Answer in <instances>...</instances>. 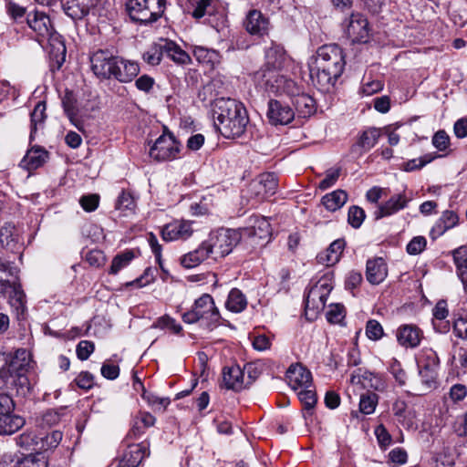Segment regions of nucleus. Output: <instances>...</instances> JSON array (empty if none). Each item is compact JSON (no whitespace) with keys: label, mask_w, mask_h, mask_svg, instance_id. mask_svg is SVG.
<instances>
[{"label":"nucleus","mask_w":467,"mask_h":467,"mask_svg":"<svg viewBox=\"0 0 467 467\" xmlns=\"http://www.w3.org/2000/svg\"><path fill=\"white\" fill-rule=\"evenodd\" d=\"M163 45L162 39H161L158 43L152 44L142 55L143 60L150 65L157 66L161 63V58L163 57Z\"/></svg>","instance_id":"49530a36"},{"label":"nucleus","mask_w":467,"mask_h":467,"mask_svg":"<svg viewBox=\"0 0 467 467\" xmlns=\"http://www.w3.org/2000/svg\"><path fill=\"white\" fill-rule=\"evenodd\" d=\"M15 467H47V463L43 456L31 454L19 460Z\"/></svg>","instance_id":"052dcab7"},{"label":"nucleus","mask_w":467,"mask_h":467,"mask_svg":"<svg viewBox=\"0 0 467 467\" xmlns=\"http://www.w3.org/2000/svg\"><path fill=\"white\" fill-rule=\"evenodd\" d=\"M91 68L94 74L101 79L115 78L116 68H118V57L109 52L99 50L90 58Z\"/></svg>","instance_id":"f8f14e48"},{"label":"nucleus","mask_w":467,"mask_h":467,"mask_svg":"<svg viewBox=\"0 0 467 467\" xmlns=\"http://www.w3.org/2000/svg\"><path fill=\"white\" fill-rule=\"evenodd\" d=\"M346 242L344 239H337L325 250L317 255V261L320 265L331 266L337 264L345 248Z\"/></svg>","instance_id":"bb28decb"},{"label":"nucleus","mask_w":467,"mask_h":467,"mask_svg":"<svg viewBox=\"0 0 467 467\" xmlns=\"http://www.w3.org/2000/svg\"><path fill=\"white\" fill-rule=\"evenodd\" d=\"M246 306L247 300L245 296L242 293L241 290L233 288L230 291L228 298L225 302L226 308L234 313H240L245 309Z\"/></svg>","instance_id":"79ce46f5"},{"label":"nucleus","mask_w":467,"mask_h":467,"mask_svg":"<svg viewBox=\"0 0 467 467\" xmlns=\"http://www.w3.org/2000/svg\"><path fill=\"white\" fill-rule=\"evenodd\" d=\"M25 419L14 410H0V435H10L21 429Z\"/></svg>","instance_id":"7c9ffc66"},{"label":"nucleus","mask_w":467,"mask_h":467,"mask_svg":"<svg viewBox=\"0 0 467 467\" xmlns=\"http://www.w3.org/2000/svg\"><path fill=\"white\" fill-rule=\"evenodd\" d=\"M16 443L27 451H34L39 455L43 451V444H40V432L27 431L16 438Z\"/></svg>","instance_id":"58836bf2"},{"label":"nucleus","mask_w":467,"mask_h":467,"mask_svg":"<svg viewBox=\"0 0 467 467\" xmlns=\"http://www.w3.org/2000/svg\"><path fill=\"white\" fill-rule=\"evenodd\" d=\"M213 0H189L188 13L195 19H201L205 15H211Z\"/></svg>","instance_id":"c03bdc74"},{"label":"nucleus","mask_w":467,"mask_h":467,"mask_svg":"<svg viewBox=\"0 0 467 467\" xmlns=\"http://www.w3.org/2000/svg\"><path fill=\"white\" fill-rule=\"evenodd\" d=\"M95 350V345L89 340H81L76 348V353L80 360H87Z\"/></svg>","instance_id":"338daca9"},{"label":"nucleus","mask_w":467,"mask_h":467,"mask_svg":"<svg viewBox=\"0 0 467 467\" xmlns=\"http://www.w3.org/2000/svg\"><path fill=\"white\" fill-rule=\"evenodd\" d=\"M366 217L365 212L358 206H351L348 213V222L355 229L361 226Z\"/></svg>","instance_id":"13d9d810"},{"label":"nucleus","mask_w":467,"mask_h":467,"mask_svg":"<svg viewBox=\"0 0 467 467\" xmlns=\"http://www.w3.org/2000/svg\"><path fill=\"white\" fill-rule=\"evenodd\" d=\"M452 331L456 337L467 340V311L455 316L452 323Z\"/></svg>","instance_id":"3c124183"},{"label":"nucleus","mask_w":467,"mask_h":467,"mask_svg":"<svg viewBox=\"0 0 467 467\" xmlns=\"http://www.w3.org/2000/svg\"><path fill=\"white\" fill-rule=\"evenodd\" d=\"M432 145L440 151L446 150L450 146V137L445 130H438L432 137Z\"/></svg>","instance_id":"774afa93"},{"label":"nucleus","mask_w":467,"mask_h":467,"mask_svg":"<svg viewBox=\"0 0 467 467\" xmlns=\"http://www.w3.org/2000/svg\"><path fill=\"white\" fill-rule=\"evenodd\" d=\"M31 358L25 348H19L9 362L0 368V389H16L17 392L26 393L30 389L27 372Z\"/></svg>","instance_id":"7ed1b4c3"},{"label":"nucleus","mask_w":467,"mask_h":467,"mask_svg":"<svg viewBox=\"0 0 467 467\" xmlns=\"http://www.w3.org/2000/svg\"><path fill=\"white\" fill-rule=\"evenodd\" d=\"M48 158V152L41 147L35 146L26 151L21 161V167L31 171L43 166Z\"/></svg>","instance_id":"473e14b6"},{"label":"nucleus","mask_w":467,"mask_h":467,"mask_svg":"<svg viewBox=\"0 0 467 467\" xmlns=\"http://www.w3.org/2000/svg\"><path fill=\"white\" fill-rule=\"evenodd\" d=\"M240 239L241 234L234 229L221 228L212 232L205 241L213 255V261H218L228 255Z\"/></svg>","instance_id":"1a4fd4ad"},{"label":"nucleus","mask_w":467,"mask_h":467,"mask_svg":"<svg viewBox=\"0 0 467 467\" xmlns=\"http://www.w3.org/2000/svg\"><path fill=\"white\" fill-rule=\"evenodd\" d=\"M214 126L225 138L242 136L249 122L244 106L230 98H218L212 105Z\"/></svg>","instance_id":"f03ea898"},{"label":"nucleus","mask_w":467,"mask_h":467,"mask_svg":"<svg viewBox=\"0 0 467 467\" xmlns=\"http://www.w3.org/2000/svg\"><path fill=\"white\" fill-rule=\"evenodd\" d=\"M47 105L45 101H38L30 114L31 119V131L30 139H33V134L36 131L38 126H42L47 119Z\"/></svg>","instance_id":"a18cd8bd"},{"label":"nucleus","mask_w":467,"mask_h":467,"mask_svg":"<svg viewBox=\"0 0 467 467\" xmlns=\"http://www.w3.org/2000/svg\"><path fill=\"white\" fill-rule=\"evenodd\" d=\"M350 383L361 385L364 389H373L377 391H383L386 388V382L380 375L361 368L355 369L351 373Z\"/></svg>","instance_id":"f3484780"},{"label":"nucleus","mask_w":467,"mask_h":467,"mask_svg":"<svg viewBox=\"0 0 467 467\" xmlns=\"http://www.w3.org/2000/svg\"><path fill=\"white\" fill-rule=\"evenodd\" d=\"M436 158L435 155L426 154L418 159H412L404 164L405 171H413L423 168L428 163L431 162Z\"/></svg>","instance_id":"bf43d9fd"},{"label":"nucleus","mask_w":467,"mask_h":467,"mask_svg":"<svg viewBox=\"0 0 467 467\" xmlns=\"http://www.w3.org/2000/svg\"><path fill=\"white\" fill-rule=\"evenodd\" d=\"M126 449L124 450L118 467H138L141 461L148 455L147 447L143 443H128L126 439Z\"/></svg>","instance_id":"6ab92c4d"},{"label":"nucleus","mask_w":467,"mask_h":467,"mask_svg":"<svg viewBox=\"0 0 467 467\" xmlns=\"http://www.w3.org/2000/svg\"><path fill=\"white\" fill-rule=\"evenodd\" d=\"M348 194L345 191L337 190L326 194L322 198V203L327 211L335 212L340 209L347 202Z\"/></svg>","instance_id":"a19ab883"},{"label":"nucleus","mask_w":467,"mask_h":467,"mask_svg":"<svg viewBox=\"0 0 467 467\" xmlns=\"http://www.w3.org/2000/svg\"><path fill=\"white\" fill-rule=\"evenodd\" d=\"M417 366L422 383L428 389L433 388L440 366V358L436 351L430 348H423L417 356Z\"/></svg>","instance_id":"9d476101"},{"label":"nucleus","mask_w":467,"mask_h":467,"mask_svg":"<svg viewBox=\"0 0 467 467\" xmlns=\"http://www.w3.org/2000/svg\"><path fill=\"white\" fill-rule=\"evenodd\" d=\"M0 295L7 297L17 317L26 310V294L16 275V269L7 261L0 260Z\"/></svg>","instance_id":"20e7f679"},{"label":"nucleus","mask_w":467,"mask_h":467,"mask_svg":"<svg viewBox=\"0 0 467 467\" xmlns=\"http://www.w3.org/2000/svg\"><path fill=\"white\" fill-rule=\"evenodd\" d=\"M408 202L409 199L405 196V194H395L391 196L389 200L379 205V209L375 212V218L378 220L386 216L392 215L404 209Z\"/></svg>","instance_id":"c756f323"},{"label":"nucleus","mask_w":467,"mask_h":467,"mask_svg":"<svg viewBox=\"0 0 467 467\" xmlns=\"http://www.w3.org/2000/svg\"><path fill=\"white\" fill-rule=\"evenodd\" d=\"M369 25L367 17L360 14H351L345 29L348 38L352 43H367L369 39Z\"/></svg>","instance_id":"ddd939ff"},{"label":"nucleus","mask_w":467,"mask_h":467,"mask_svg":"<svg viewBox=\"0 0 467 467\" xmlns=\"http://www.w3.org/2000/svg\"><path fill=\"white\" fill-rule=\"evenodd\" d=\"M458 223L459 216L455 212L450 210L444 211L431 230V238L436 239L441 236L445 232L455 227Z\"/></svg>","instance_id":"72a5a7b5"},{"label":"nucleus","mask_w":467,"mask_h":467,"mask_svg":"<svg viewBox=\"0 0 467 467\" xmlns=\"http://www.w3.org/2000/svg\"><path fill=\"white\" fill-rule=\"evenodd\" d=\"M61 414L57 410H44L36 419L37 426L41 428L51 427L59 422Z\"/></svg>","instance_id":"864d4df0"},{"label":"nucleus","mask_w":467,"mask_h":467,"mask_svg":"<svg viewBox=\"0 0 467 467\" xmlns=\"http://www.w3.org/2000/svg\"><path fill=\"white\" fill-rule=\"evenodd\" d=\"M256 85L273 94H294L297 90V84L285 78L279 67H262L254 74Z\"/></svg>","instance_id":"0eeeda50"},{"label":"nucleus","mask_w":467,"mask_h":467,"mask_svg":"<svg viewBox=\"0 0 467 467\" xmlns=\"http://www.w3.org/2000/svg\"><path fill=\"white\" fill-rule=\"evenodd\" d=\"M141 398L145 401V404L150 407H162L166 409L171 403L169 398L157 397L155 394L146 389H143Z\"/></svg>","instance_id":"4d7b16f0"},{"label":"nucleus","mask_w":467,"mask_h":467,"mask_svg":"<svg viewBox=\"0 0 467 467\" xmlns=\"http://www.w3.org/2000/svg\"><path fill=\"white\" fill-rule=\"evenodd\" d=\"M289 386L297 390L301 388H312V374L299 363L292 364L286 371Z\"/></svg>","instance_id":"aec40b11"},{"label":"nucleus","mask_w":467,"mask_h":467,"mask_svg":"<svg viewBox=\"0 0 467 467\" xmlns=\"http://www.w3.org/2000/svg\"><path fill=\"white\" fill-rule=\"evenodd\" d=\"M97 0H60L65 14L73 20H80L88 15Z\"/></svg>","instance_id":"b1692460"},{"label":"nucleus","mask_w":467,"mask_h":467,"mask_svg":"<svg viewBox=\"0 0 467 467\" xmlns=\"http://www.w3.org/2000/svg\"><path fill=\"white\" fill-rule=\"evenodd\" d=\"M182 318L187 324L202 320L209 330H213L220 325L221 315L213 298L209 294H203L194 301L191 310L182 314Z\"/></svg>","instance_id":"423d86ee"},{"label":"nucleus","mask_w":467,"mask_h":467,"mask_svg":"<svg viewBox=\"0 0 467 467\" xmlns=\"http://www.w3.org/2000/svg\"><path fill=\"white\" fill-rule=\"evenodd\" d=\"M246 31L254 36H264L268 34L269 19L258 10H251L244 20Z\"/></svg>","instance_id":"393cba45"},{"label":"nucleus","mask_w":467,"mask_h":467,"mask_svg":"<svg viewBox=\"0 0 467 467\" xmlns=\"http://www.w3.org/2000/svg\"><path fill=\"white\" fill-rule=\"evenodd\" d=\"M115 208L120 212L133 211L135 201L130 192H122L117 199Z\"/></svg>","instance_id":"680f3d73"},{"label":"nucleus","mask_w":467,"mask_h":467,"mask_svg":"<svg viewBox=\"0 0 467 467\" xmlns=\"http://www.w3.org/2000/svg\"><path fill=\"white\" fill-rule=\"evenodd\" d=\"M134 258V253L130 250L117 254L112 262L109 273L117 275L121 269L125 268Z\"/></svg>","instance_id":"09e8293b"},{"label":"nucleus","mask_w":467,"mask_h":467,"mask_svg":"<svg viewBox=\"0 0 467 467\" xmlns=\"http://www.w3.org/2000/svg\"><path fill=\"white\" fill-rule=\"evenodd\" d=\"M241 236L256 237L266 240L272 233L271 224L265 217L254 215L249 218V224L241 230Z\"/></svg>","instance_id":"5701e85b"},{"label":"nucleus","mask_w":467,"mask_h":467,"mask_svg":"<svg viewBox=\"0 0 467 467\" xmlns=\"http://www.w3.org/2000/svg\"><path fill=\"white\" fill-rule=\"evenodd\" d=\"M62 106L70 122L80 130L82 124L78 119V109L77 99L72 92L67 91L65 93V96L62 99Z\"/></svg>","instance_id":"4c0bfd02"},{"label":"nucleus","mask_w":467,"mask_h":467,"mask_svg":"<svg viewBox=\"0 0 467 467\" xmlns=\"http://www.w3.org/2000/svg\"><path fill=\"white\" fill-rule=\"evenodd\" d=\"M266 116L273 125H287L295 119L296 113L289 105L271 99L268 102Z\"/></svg>","instance_id":"dca6fc26"},{"label":"nucleus","mask_w":467,"mask_h":467,"mask_svg":"<svg viewBox=\"0 0 467 467\" xmlns=\"http://www.w3.org/2000/svg\"><path fill=\"white\" fill-rule=\"evenodd\" d=\"M180 147L173 134L164 131L150 147L149 154L154 161H169L177 158Z\"/></svg>","instance_id":"9b49d317"},{"label":"nucleus","mask_w":467,"mask_h":467,"mask_svg":"<svg viewBox=\"0 0 467 467\" xmlns=\"http://www.w3.org/2000/svg\"><path fill=\"white\" fill-rule=\"evenodd\" d=\"M380 137V130L377 128H368L360 135L357 146L361 148L363 151H368L378 142Z\"/></svg>","instance_id":"37998d69"},{"label":"nucleus","mask_w":467,"mask_h":467,"mask_svg":"<svg viewBox=\"0 0 467 467\" xmlns=\"http://www.w3.org/2000/svg\"><path fill=\"white\" fill-rule=\"evenodd\" d=\"M277 186L276 175L273 172H265L250 184V191L258 201H264L276 192Z\"/></svg>","instance_id":"4468645a"},{"label":"nucleus","mask_w":467,"mask_h":467,"mask_svg":"<svg viewBox=\"0 0 467 467\" xmlns=\"http://www.w3.org/2000/svg\"><path fill=\"white\" fill-rule=\"evenodd\" d=\"M327 300V291H319V285H313L305 300V316L307 320H315L325 308Z\"/></svg>","instance_id":"2eb2a0df"},{"label":"nucleus","mask_w":467,"mask_h":467,"mask_svg":"<svg viewBox=\"0 0 467 467\" xmlns=\"http://www.w3.org/2000/svg\"><path fill=\"white\" fill-rule=\"evenodd\" d=\"M285 55L283 47L272 43L271 47L265 50V64L263 67L281 68L285 61Z\"/></svg>","instance_id":"ea45409f"},{"label":"nucleus","mask_w":467,"mask_h":467,"mask_svg":"<svg viewBox=\"0 0 467 467\" xmlns=\"http://www.w3.org/2000/svg\"><path fill=\"white\" fill-rule=\"evenodd\" d=\"M27 24L39 36L38 41L44 43L47 41L51 47L50 53L58 60L60 57L61 63L65 61L66 46L62 36L54 31L50 18L43 13L35 12L28 14Z\"/></svg>","instance_id":"39448f33"},{"label":"nucleus","mask_w":467,"mask_h":467,"mask_svg":"<svg viewBox=\"0 0 467 467\" xmlns=\"http://www.w3.org/2000/svg\"><path fill=\"white\" fill-rule=\"evenodd\" d=\"M140 73V66L135 61L125 60L118 57V68L115 78L121 83H129Z\"/></svg>","instance_id":"c9c22d12"},{"label":"nucleus","mask_w":467,"mask_h":467,"mask_svg":"<svg viewBox=\"0 0 467 467\" xmlns=\"http://www.w3.org/2000/svg\"><path fill=\"white\" fill-rule=\"evenodd\" d=\"M63 434L59 431L49 433L40 432V444H43V451L57 448L62 440Z\"/></svg>","instance_id":"8fccbe9b"},{"label":"nucleus","mask_w":467,"mask_h":467,"mask_svg":"<svg viewBox=\"0 0 467 467\" xmlns=\"http://www.w3.org/2000/svg\"><path fill=\"white\" fill-rule=\"evenodd\" d=\"M155 420L156 418L151 413L146 410H139L133 419L132 427L127 435V440L140 437L147 428L154 425Z\"/></svg>","instance_id":"f704fd0d"},{"label":"nucleus","mask_w":467,"mask_h":467,"mask_svg":"<svg viewBox=\"0 0 467 467\" xmlns=\"http://www.w3.org/2000/svg\"><path fill=\"white\" fill-rule=\"evenodd\" d=\"M193 56L202 64L213 65L220 61V55L214 49H209L202 46H196L193 49Z\"/></svg>","instance_id":"de8ad7c7"},{"label":"nucleus","mask_w":467,"mask_h":467,"mask_svg":"<svg viewBox=\"0 0 467 467\" xmlns=\"http://www.w3.org/2000/svg\"><path fill=\"white\" fill-rule=\"evenodd\" d=\"M0 244L2 247L12 253H20L24 247L19 231L11 223H5L0 228Z\"/></svg>","instance_id":"4be33fe9"},{"label":"nucleus","mask_w":467,"mask_h":467,"mask_svg":"<svg viewBox=\"0 0 467 467\" xmlns=\"http://www.w3.org/2000/svg\"><path fill=\"white\" fill-rule=\"evenodd\" d=\"M396 337L400 346L404 348H416L420 343L422 332L415 325L405 324L399 327Z\"/></svg>","instance_id":"a878e982"},{"label":"nucleus","mask_w":467,"mask_h":467,"mask_svg":"<svg viewBox=\"0 0 467 467\" xmlns=\"http://www.w3.org/2000/svg\"><path fill=\"white\" fill-rule=\"evenodd\" d=\"M165 0H128L126 9L130 19L141 25L156 22L165 11Z\"/></svg>","instance_id":"6e6552de"},{"label":"nucleus","mask_w":467,"mask_h":467,"mask_svg":"<svg viewBox=\"0 0 467 467\" xmlns=\"http://www.w3.org/2000/svg\"><path fill=\"white\" fill-rule=\"evenodd\" d=\"M193 229L189 221H174L164 225L161 229V237L166 242L186 240L192 236Z\"/></svg>","instance_id":"a211bd4d"},{"label":"nucleus","mask_w":467,"mask_h":467,"mask_svg":"<svg viewBox=\"0 0 467 467\" xmlns=\"http://www.w3.org/2000/svg\"><path fill=\"white\" fill-rule=\"evenodd\" d=\"M208 259L213 260V255L210 254L209 246L204 240L195 250L182 256L181 265L185 268H193Z\"/></svg>","instance_id":"cd10ccee"},{"label":"nucleus","mask_w":467,"mask_h":467,"mask_svg":"<svg viewBox=\"0 0 467 467\" xmlns=\"http://www.w3.org/2000/svg\"><path fill=\"white\" fill-rule=\"evenodd\" d=\"M223 380L227 389L235 391H240L247 387L244 381V370L239 366L224 368Z\"/></svg>","instance_id":"2f4dec72"},{"label":"nucleus","mask_w":467,"mask_h":467,"mask_svg":"<svg viewBox=\"0 0 467 467\" xmlns=\"http://www.w3.org/2000/svg\"><path fill=\"white\" fill-rule=\"evenodd\" d=\"M297 390V398L304 405V409H314L317 401L316 391L311 388H301Z\"/></svg>","instance_id":"603ef678"},{"label":"nucleus","mask_w":467,"mask_h":467,"mask_svg":"<svg viewBox=\"0 0 467 467\" xmlns=\"http://www.w3.org/2000/svg\"><path fill=\"white\" fill-rule=\"evenodd\" d=\"M345 307L341 304H331L326 316L327 319L331 324H340L345 318Z\"/></svg>","instance_id":"6e6d98bb"},{"label":"nucleus","mask_w":467,"mask_h":467,"mask_svg":"<svg viewBox=\"0 0 467 467\" xmlns=\"http://www.w3.org/2000/svg\"><path fill=\"white\" fill-rule=\"evenodd\" d=\"M345 64L343 50L337 45L320 47L309 67L312 84L321 92L329 91L343 73Z\"/></svg>","instance_id":"f257e3e1"},{"label":"nucleus","mask_w":467,"mask_h":467,"mask_svg":"<svg viewBox=\"0 0 467 467\" xmlns=\"http://www.w3.org/2000/svg\"><path fill=\"white\" fill-rule=\"evenodd\" d=\"M163 54L173 62L185 65L191 61L190 56L171 40L162 39Z\"/></svg>","instance_id":"e433bc0d"},{"label":"nucleus","mask_w":467,"mask_h":467,"mask_svg":"<svg viewBox=\"0 0 467 467\" xmlns=\"http://www.w3.org/2000/svg\"><path fill=\"white\" fill-rule=\"evenodd\" d=\"M292 98V103L295 107V113L298 118H308L317 111L315 99L308 94L301 92L297 86V90L294 94H288Z\"/></svg>","instance_id":"412c9836"},{"label":"nucleus","mask_w":467,"mask_h":467,"mask_svg":"<svg viewBox=\"0 0 467 467\" xmlns=\"http://www.w3.org/2000/svg\"><path fill=\"white\" fill-rule=\"evenodd\" d=\"M388 275V268L385 261L381 257L369 259L366 266L367 280L372 285L382 283Z\"/></svg>","instance_id":"c85d7f7f"},{"label":"nucleus","mask_w":467,"mask_h":467,"mask_svg":"<svg viewBox=\"0 0 467 467\" xmlns=\"http://www.w3.org/2000/svg\"><path fill=\"white\" fill-rule=\"evenodd\" d=\"M366 335L371 340H379L384 335L383 327L379 321L370 319L366 325Z\"/></svg>","instance_id":"0e129e2a"},{"label":"nucleus","mask_w":467,"mask_h":467,"mask_svg":"<svg viewBox=\"0 0 467 467\" xmlns=\"http://www.w3.org/2000/svg\"><path fill=\"white\" fill-rule=\"evenodd\" d=\"M452 256L457 268V275H460V272H467V246L462 245L453 250Z\"/></svg>","instance_id":"5fc2aeb1"},{"label":"nucleus","mask_w":467,"mask_h":467,"mask_svg":"<svg viewBox=\"0 0 467 467\" xmlns=\"http://www.w3.org/2000/svg\"><path fill=\"white\" fill-rule=\"evenodd\" d=\"M154 327H158L161 329H170L174 334H180L182 330V327L180 324H177L175 319L171 318L169 316H163L156 321L154 324Z\"/></svg>","instance_id":"e2e57ef3"},{"label":"nucleus","mask_w":467,"mask_h":467,"mask_svg":"<svg viewBox=\"0 0 467 467\" xmlns=\"http://www.w3.org/2000/svg\"><path fill=\"white\" fill-rule=\"evenodd\" d=\"M379 396L370 390H367L360 395L358 409H376L379 403Z\"/></svg>","instance_id":"69168bd1"}]
</instances>
